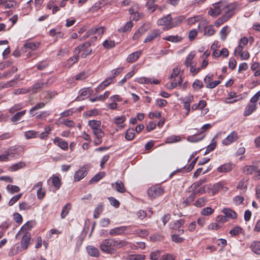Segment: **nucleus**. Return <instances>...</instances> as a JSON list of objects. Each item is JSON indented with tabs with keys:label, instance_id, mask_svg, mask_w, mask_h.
<instances>
[{
	"label": "nucleus",
	"instance_id": "nucleus-23",
	"mask_svg": "<svg viewBox=\"0 0 260 260\" xmlns=\"http://www.w3.org/2000/svg\"><path fill=\"white\" fill-rule=\"evenodd\" d=\"M222 213L224 214L226 218L235 219L237 217L236 213L230 208H224L222 210Z\"/></svg>",
	"mask_w": 260,
	"mask_h": 260
},
{
	"label": "nucleus",
	"instance_id": "nucleus-51",
	"mask_svg": "<svg viewBox=\"0 0 260 260\" xmlns=\"http://www.w3.org/2000/svg\"><path fill=\"white\" fill-rule=\"evenodd\" d=\"M146 7L151 12H153L158 8L157 5H155L153 2H146Z\"/></svg>",
	"mask_w": 260,
	"mask_h": 260
},
{
	"label": "nucleus",
	"instance_id": "nucleus-45",
	"mask_svg": "<svg viewBox=\"0 0 260 260\" xmlns=\"http://www.w3.org/2000/svg\"><path fill=\"white\" fill-rule=\"evenodd\" d=\"M115 46V43L113 40H105L103 43V46L106 49H110L113 48Z\"/></svg>",
	"mask_w": 260,
	"mask_h": 260
},
{
	"label": "nucleus",
	"instance_id": "nucleus-53",
	"mask_svg": "<svg viewBox=\"0 0 260 260\" xmlns=\"http://www.w3.org/2000/svg\"><path fill=\"white\" fill-rule=\"evenodd\" d=\"M22 193L18 194L13 197L9 202L8 205L10 206L13 205L16 202H17L21 197Z\"/></svg>",
	"mask_w": 260,
	"mask_h": 260
},
{
	"label": "nucleus",
	"instance_id": "nucleus-18",
	"mask_svg": "<svg viewBox=\"0 0 260 260\" xmlns=\"http://www.w3.org/2000/svg\"><path fill=\"white\" fill-rule=\"evenodd\" d=\"M234 165L231 163H226L218 167L217 171L219 173H226L230 172L233 168Z\"/></svg>",
	"mask_w": 260,
	"mask_h": 260
},
{
	"label": "nucleus",
	"instance_id": "nucleus-9",
	"mask_svg": "<svg viewBox=\"0 0 260 260\" xmlns=\"http://www.w3.org/2000/svg\"><path fill=\"white\" fill-rule=\"evenodd\" d=\"M35 225V222L34 221H27L25 224H24L21 230L18 232V233L16 235L15 238L16 239H18L20 238V236L24 233L25 231H29L31 229L32 227Z\"/></svg>",
	"mask_w": 260,
	"mask_h": 260
},
{
	"label": "nucleus",
	"instance_id": "nucleus-64",
	"mask_svg": "<svg viewBox=\"0 0 260 260\" xmlns=\"http://www.w3.org/2000/svg\"><path fill=\"white\" fill-rule=\"evenodd\" d=\"M260 98V90L257 92L250 99V102L252 104H256Z\"/></svg>",
	"mask_w": 260,
	"mask_h": 260
},
{
	"label": "nucleus",
	"instance_id": "nucleus-17",
	"mask_svg": "<svg viewBox=\"0 0 260 260\" xmlns=\"http://www.w3.org/2000/svg\"><path fill=\"white\" fill-rule=\"evenodd\" d=\"M111 186L115 190L119 192L124 193L126 191L124 184L120 180H118L116 182L112 183Z\"/></svg>",
	"mask_w": 260,
	"mask_h": 260
},
{
	"label": "nucleus",
	"instance_id": "nucleus-7",
	"mask_svg": "<svg viewBox=\"0 0 260 260\" xmlns=\"http://www.w3.org/2000/svg\"><path fill=\"white\" fill-rule=\"evenodd\" d=\"M164 189L159 185L150 187L147 190L148 196L152 198H156L164 193Z\"/></svg>",
	"mask_w": 260,
	"mask_h": 260
},
{
	"label": "nucleus",
	"instance_id": "nucleus-30",
	"mask_svg": "<svg viewBox=\"0 0 260 260\" xmlns=\"http://www.w3.org/2000/svg\"><path fill=\"white\" fill-rule=\"evenodd\" d=\"M105 175V172H100L94 175L89 181L90 184L95 183L98 182L99 180L102 179Z\"/></svg>",
	"mask_w": 260,
	"mask_h": 260
},
{
	"label": "nucleus",
	"instance_id": "nucleus-15",
	"mask_svg": "<svg viewBox=\"0 0 260 260\" xmlns=\"http://www.w3.org/2000/svg\"><path fill=\"white\" fill-rule=\"evenodd\" d=\"M142 51L141 50L137 51L130 54L128 55L126 58L127 62L133 63L136 61L142 55Z\"/></svg>",
	"mask_w": 260,
	"mask_h": 260
},
{
	"label": "nucleus",
	"instance_id": "nucleus-27",
	"mask_svg": "<svg viewBox=\"0 0 260 260\" xmlns=\"http://www.w3.org/2000/svg\"><path fill=\"white\" fill-rule=\"evenodd\" d=\"M51 179L52 180V183L56 190L59 189L61 184V180L59 178L58 176L53 175L51 177Z\"/></svg>",
	"mask_w": 260,
	"mask_h": 260
},
{
	"label": "nucleus",
	"instance_id": "nucleus-26",
	"mask_svg": "<svg viewBox=\"0 0 260 260\" xmlns=\"http://www.w3.org/2000/svg\"><path fill=\"white\" fill-rule=\"evenodd\" d=\"M130 232L132 233L137 234L139 236L142 238L146 237L149 234V232L145 229L141 230L137 229L134 230H131Z\"/></svg>",
	"mask_w": 260,
	"mask_h": 260
},
{
	"label": "nucleus",
	"instance_id": "nucleus-55",
	"mask_svg": "<svg viewBox=\"0 0 260 260\" xmlns=\"http://www.w3.org/2000/svg\"><path fill=\"white\" fill-rule=\"evenodd\" d=\"M242 229L240 226H235L234 228L232 229L229 233L232 236H236L238 235L241 232Z\"/></svg>",
	"mask_w": 260,
	"mask_h": 260
},
{
	"label": "nucleus",
	"instance_id": "nucleus-22",
	"mask_svg": "<svg viewBox=\"0 0 260 260\" xmlns=\"http://www.w3.org/2000/svg\"><path fill=\"white\" fill-rule=\"evenodd\" d=\"M112 83V78H109L102 82L95 89V91L99 92L105 89Z\"/></svg>",
	"mask_w": 260,
	"mask_h": 260
},
{
	"label": "nucleus",
	"instance_id": "nucleus-19",
	"mask_svg": "<svg viewBox=\"0 0 260 260\" xmlns=\"http://www.w3.org/2000/svg\"><path fill=\"white\" fill-rule=\"evenodd\" d=\"M257 108V105L256 104H252L250 102L247 106L246 107L243 115L245 116H247L250 115L253 112H254Z\"/></svg>",
	"mask_w": 260,
	"mask_h": 260
},
{
	"label": "nucleus",
	"instance_id": "nucleus-8",
	"mask_svg": "<svg viewBox=\"0 0 260 260\" xmlns=\"http://www.w3.org/2000/svg\"><path fill=\"white\" fill-rule=\"evenodd\" d=\"M130 228L129 226H120L115 227L109 231V234L111 236H116L119 235H124L125 232Z\"/></svg>",
	"mask_w": 260,
	"mask_h": 260
},
{
	"label": "nucleus",
	"instance_id": "nucleus-43",
	"mask_svg": "<svg viewBox=\"0 0 260 260\" xmlns=\"http://www.w3.org/2000/svg\"><path fill=\"white\" fill-rule=\"evenodd\" d=\"M206 182V179L205 178L200 179L199 181L193 183L191 187L192 190L197 189L201 185Z\"/></svg>",
	"mask_w": 260,
	"mask_h": 260
},
{
	"label": "nucleus",
	"instance_id": "nucleus-24",
	"mask_svg": "<svg viewBox=\"0 0 260 260\" xmlns=\"http://www.w3.org/2000/svg\"><path fill=\"white\" fill-rule=\"evenodd\" d=\"M26 111L25 110L17 112L11 118V121L13 123H15L20 121L22 117L26 114Z\"/></svg>",
	"mask_w": 260,
	"mask_h": 260
},
{
	"label": "nucleus",
	"instance_id": "nucleus-63",
	"mask_svg": "<svg viewBox=\"0 0 260 260\" xmlns=\"http://www.w3.org/2000/svg\"><path fill=\"white\" fill-rule=\"evenodd\" d=\"M206 201V200L204 198H200L196 202L194 205L198 207H201L205 205Z\"/></svg>",
	"mask_w": 260,
	"mask_h": 260
},
{
	"label": "nucleus",
	"instance_id": "nucleus-16",
	"mask_svg": "<svg viewBox=\"0 0 260 260\" xmlns=\"http://www.w3.org/2000/svg\"><path fill=\"white\" fill-rule=\"evenodd\" d=\"M138 83L140 84H158L160 81L157 79L148 78L146 77H140L137 79Z\"/></svg>",
	"mask_w": 260,
	"mask_h": 260
},
{
	"label": "nucleus",
	"instance_id": "nucleus-47",
	"mask_svg": "<svg viewBox=\"0 0 260 260\" xmlns=\"http://www.w3.org/2000/svg\"><path fill=\"white\" fill-rule=\"evenodd\" d=\"M224 184L222 182H219L214 184L212 188L213 193H216L219 189L223 187Z\"/></svg>",
	"mask_w": 260,
	"mask_h": 260
},
{
	"label": "nucleus",
	"instance_id": "nucleus-10",
	"mask_svg": "<svg viewBox=\"0 0 260 260\" xmlns=\"http://www.w3.org/2000/svg\"><path fill=\"white\" fill-rule=\"evenodd\" d=\"M238 139L237 133L235 131H233L222 140V143L224 145L227 146L237 141Z\"/></svg>",
	"mask_w": 260,
	"mask_h": 260
},
{
	"label": "nucleus",
	"instance_id": "nucleus-52",
	"mask_svg": "<svg viewBox=\"0 0 260 260\" xmlns=\"http://www.w3.org/2000/svg\"><path fill=\"white\" fill-rule=\"evenodd\" d=\"M38 132L34 131H28L25 133L24 136L26 139L36 137Z\"/></svg>",
	"mask_w": 260,
	"mask_h": 260
},
{
	"label": "nucleus",
	"instance_id": "nucleus-58",
	"mask_svg": "<svg viewBox=\"0 0 260 260\" xmlns=\"http://www.w3.org/2000/svg\"><path fill=\"white\" fill-rule=\"evenodd\" d=\"M214 212V210L211 207H206L203 209L201 211V214L204 216L211 215Z\"/></svg>",
	"mask_w": 260,
	"mask_h": 260
},
{
	"label": "nucleus",
	"instance_id": "nucleus-62",
	"mask_svg": "<svg viewBox=\"0 0 260 260\" xmlns=\"http://www.w3.org/2000/svg\"><path fill=\"white\" fill-rule=\"evenodd\" d=\"M144 31L142 28H139L134 34L133 36V40H137L142 35Z\"/></svg>",
	"mask_w": 260,
	"mask_h": 260
},
{
	"label": "nucleus",
	"instance_id": "nucleus-31",
	"mask_svg": "<svg viewBox=\"0 0 260 260\" xmlns=\"http://www.w3.org/2000/svg\"><path fill=\"white\" fill-rule=\"evenodd\" d=\"M163 39L173 43H177L180 42L182 40V38L177 35L168 36L164 38Z\"/></svg>",
	"mask_w": 260,
	"mask_h": 260
},
{
	"label": "nucleus",
	"instance_id": "nucleus-20",
	"mask_svg": "<svg viewBox=\"0 0 260 260\" xmlns=\"http://www.w3.org/2000/svg\"><path fill=\"white\" fill-rule=\"evenodd\" d=\"M137 6H133L129 9L130 18L133 20L137 21L140 18V14L138 12Z\"/></svg>",
	"mask_w": 260,
	"mask_h": 260
},
{
	"label": "nucleus",
	"instance_id": "nucleus-54",
	"mask_svg": "<svg viewBox=\"0 0 260 260\" xmlns=\"http://www.w3.org/2000/svg\"><path fill=\"white\" fill-rule=\"evenodd\" d=\"M193 96L192 95L189 94L184 98H181L179 99V101L181 103H187L190 104L193 101Z\"/></svg>",
	"mask_w": 260,
	"mask_h": 260
},
{
	"label": "nucleus",
	"instance_id": "nucleus-40",
	"mask_svg": "<svg viewBox=\"0 0 260 260\" xmlns=\"http://www.w3.org/2000/svg\"><path fill=\"white\" fill-rule=\"evenodd\" d=\"M256 169V167L254 166H247L244 168L243 172L246 174H251L253 172H255Z\"/></svg>",
	"mask_w": 260,
	"mask_h": 260
},
{
	"label": "nucleus",
	"instance_id": "nucleus-61",
	"mask_svg": "<svg viewBox=\"0 0 260 260\" xmlns=\"http://www.w3.org/2000/svg\"><path fill=\"white\" fill-rule=\"evenodd\" d=\"M194 56V54L192 52H191L188 55L185 61V65L186 67H188L189 66H190L191 64V61Z\"/></svg>",
	"mask_w": 260,
	"mask_h": 260
},
{
	"label": "nucleus",
	"instance_id": "nucleus-60",
	"mask_svg": "<svg viewBox=\"0 0 260 260\" xmlns=\"http://www.w3.org/2000/svg\"><path fill=\"white\" fill-rule=\"evenodd\" d=\"M171 240L174 242L179 243L182 242L184 239L179 237L178 235L174 234L171 236Z\"/></svg>",
	"mask_w": 260,
	"mask_h": 260
},
{
	"label": "nucleus",
	"instance_id": "nucleus-12",
	"mask_svg": "<svg viewBox=\"0 0 260 260\" xmlns=\"http://www.w3.org/2000/svg\"><path fill=\"white\" fill-rule=\"evenodd\" d=\"M21 236L22 237L21 240V247L22 249L25 250L27 248L30 244L31 236L30 233L27 232L23 233Z\"/></svg>",
	"mask_w": 260,
	"mask_h": 260
},
{
	"label": "nucleus",
	"instance_id": "nucleus-4",
	"mask_svg": "<svg viewBox=\"0 0 260 260\" xmlns=\"http://www.w3.org/2000/svg\"><path fill=\"white\" fill-rule=\"evenodd\" d=\"M226 1H219L212 5V7L208 11V14L213 17H216L220 14L225 7Z\"/></svg>",
	"mask_w": 260,
	"mask_h": 260
},
{
	"label": "nucleus",
	"instance_id": "nucleus-46",
	"mask_svg": "<svg viewBox=\"0 0 260 260\" xmlns=\"http://www.w3.org/2000/svg\"><path fill=\"white\" fill-rule=\"evenodd\" d=\"M7 189L10 193L13 194L15 192H18L20 190V188L16 185H8Z\"/></svg>",
	"mask_w": 260,
	"mask_h": 260
},
{
	"label": "nucleus",
	"instance_id": "nucleus-1",
	"mask_svg": "<svg viewBox=\"0 0 260 260\" xmlns=\"http://www.w3.org/2000/svg\"><path fill=\"white\" fill-rule=\"evenodd\" d=\"M128 245L125 240L117 238H109L103 240L100 245V248L103 252L113 254L116 252V249H120Z\"/></svg>",
	"mask_w": 260,
	"mask_h": 260
},
{
	"label": "nucleus",
	"instance_id": "nucleus-32",
	"mask_svg": "<svg viewBox=\"0 0 260 260\" xmlns=\"http://www.w3.org/2000/svg\"><path fill=\"white\" fill-rule=\"evenodd\" d=\"M88 125L91 127L92 131L100 128L101 122L99 120H89L88 121Z\"/></svg>",
	"mask_w": 260,
	"mask_h": 260
},
{
	"label": "nucleus",
	"instance_id": "nucleus-38",
	"mask_svg": "<svg viewBox=\"0 0 260 260\" xmlns=\"http://www.w3.org/2000/svg\"><path fill=\"white\" fill-rule=\"evenodd\" d=\"M25 166V164L23 162H19L18 163L13 165L10 167V170L11 171H15L21 168H23Z\"/></svg>",
	"mask_w": 260,
	"mask_h": 260
},
{
	"label": "nucleus",
	"instance_id": "nucleus-42",
	"mask_svg": "<svg viewBox=\"0 0 260 260\" xmlns=\"http://www.w3.org/2000/svg\"><path fill=\"white\" fill-rule=\"evenodd\" d=\"M134 131L135 130L133 128L128 129L125 134V139L128 141L132 140L135 136Z\"/></svg>",
	"mask_w": 260,
	"mask_h": 260
},
{
	"label": "nucleus",
	"instance_id": "nucleus-50",
	"mask_svg": "<svg viewBox=\"0 0 260 260\" xmlns=\"http://www.w3.org/2000/svg\"><path fill=\"white\" fill-rule=\"evenodd\" d=\"M88 77V74L85 71L82 72L75 76L76 80H83Z\"/></svg>",
	"mask_w": 260,
	"mask_h": 260
},
{
	"label": "nucleus",
	"instance_id": "nucleus-44",
	"mask_svg": "<svg viewBox=\"0 0 260 260\" xmlns=\"http://www.w3.org/2000/svg\"><path fill=\"white\" fill-rule=\"evenodd\" d=\"M92 133L96 138H102L105 135V133L101 128L92 131Z\"/></svg>",
	"mask_w": 260,
	"mask_h": 260
},
{
	"label": "nucleus",
	"instance_id": "nucleus-57",
	"mask_svg": "<svg viewBox=\"0 0 260 260\" xmlns=\"http://www.w3.org/2000/svg\"><path fill=\"white\" fill-rule=\"evenodd\" d=\"M22 108V106L20 104L14 105L9 109V112L11 114H14L15 112L21 110Z\"/></svg>",
	"mask_w": 260,
	"mask_h": 260
},
{
	"label": "nucleus",
	"instance_id": "nucleus-11",
	"mask_svg": "<svg viewBox=\"0 0 260 260\" xmlns=\"http://www.w3.org/2000/svg\"><path fill=\"white\" fill-rule=\"evenodd\" d=\"M161 31L159 29H153L151 30L147 35L146 38L144 41V43H146L150 42L159 37Z\"/></svg>",
	"mask_w": 260,
	"mask_h": 260
},
{
	"label": "nucleus",
	"instance_id": "nucleus-49",
	"mask_svg": "<svg viewBox=\"0 0 260 260\" xmlns=\"http://www.w3.org/2000/svg\"><path fill=\"white\" fill-rule=\"evenodd\" d=\"M213 79V74L208 75L205 77V78L204 79V81L205 83L206 84V88H209L210 86L209 85H210V84H211Z\"/></svg>",
	"mask_w": 260,
	"mask_h": 260
},
{
	"label": "nucleus",
	"instance_id": "nucleus-14",
	"mask_svg": "<svg viewBox=\"0 0 260 260\" xmlns=\"http://www.w3.org/2000/svg\"><path fill=\"white\" fill-rule=\"evenodd\" d=\"M53 142L56 145L63 150H67L68 149V143L59 137H55Z\"/></svg>",
	"mask_w": 260,
	"mask_h": 260
},
{
	"label": "nucleus",
	"instance_id": "nucleus-59",
	"mask_svg": "<svg viewBox=\"0 0 260 260\" xmlns=\"http://www.w3.org/2000/svg\"><path fill=\"white\" fill-rule=\"evenodd\" d=\"M113 120L115 124L118 125L124 122L126 120V117L123 115L121 116L115 117Z\"/></svg>",
	"mask_w": 260,
	"mask_h": 260
},
{
	"label": "nucleus",
	"instance_id": "nucleus-28",
	"mask_svg": "<svg viewBox=\"0 0 260 260\" xmlns=\"http://www.w3.org/2000/svg\"><path fill=\"white\" fill-rule=\"evenodd\" d=\"M104 205L103 203H100L98 205L94 211L93 217L94 218H98L100 214L103 211Z\"/></svg>",
	"mask_w": 260,
	"mask_h": 260
},
{
	"label": "nucleus",
	"instance_id": "nucleus-5",
	"mask_svg": "<svg viewBox=\"0 0 260 260\" xmlns=\"http://www.w3.org/2000/svg\"><path fill=\"white\" fill-rule=\"evenodd\" d=\"M90 44L89 42H86L82 45H80L76 47L74 50V55H78L81 54V56L82 58H85L87 55H89L92 51L90 48Z\"/></svg>",
	"mask_w": 260,
	"mask_h": 260
},
{
	"label": "nucleus",
	"instance_id": "nucleus-56",
	"mask_svg": "<svg viewBox=\"0 0 260 260\" xmlns=\"http://www.w3.org/2000/svg\"><path fill=\"white\" fill-rule=\"evenodd\" d=\"M215 30L212 26H208L205 28L204 34L209 36L213 35Z\"/></svg>",
	"mask_w": 260,
	"mask_h": 260
},
{
	"label": "nucleus",
	"instance_id": "nucleus-34",
	"mask_svg": "<svg viewBox=\"0 0 260 260\" xmlns=\"http://www.w3.org/2000/svg\"><path fill=\"white\" fill-rule=\"evenodd\" d=\"M89 95L88 91L86 89H83L79 91V95L77 97L76 100L80 101L83 100L85 98Z\"/></svg>",
	"mask_w": 260,
	"mask_h": 260
},
{
	"label": "nucleus",
	"instance_id": "nucleus-39",
	"mask_svg": "<svg viewBox=\"0 0 260 260\" xmlns=\"http://www.w3.org/2000/svg\"><path fill=\"white\" fill-rule=\"evenodd\" d=\"M146 256L143 254H131L129 255L127 259V260H144Z\"/></svg>",
	"mask_w": 260,
	"mask_h": 260
},
{
	"label": "nucleus",
	"instance_id": "nucleus-36",
	"mask_svg": "<svg viewBox=\"0 0 260 260\" xmlns=\"http://www.w3.org/2000/svg\"><path fill=\"white\" fill-rule=\"evenodd\" d=\"M196 197V193L192 192L190 195L182 202V205L184 207L189 205L194 200Z\"/></svg>",
	"mask_w": 260,
	"mask_h": 260
},
{
	"label": "nucleus",
	"instance_id": "nucleus-48",
	"mask_svg": "<svg viewBox=\"0 0 260 260\" xmlns=\"http://www.w3.org/2000/svg\"><path fill=\"white\" fill-rule=\"evenodd\" d=\"M45 104L43 102L38 103L30 109V110H29V112L32 116H34L35 114L32 113L34 111L41 109L43 108Z\"/></svg>",
	"mask_w": 260,
	"mask_h": 260
},
{
	"label": "nucleus",
	"instance_id": "nucleus-29",
	"mask_svg": "<svg viewBox=\"0 0 260 260\" xmlns=\"http://www.w3.org/2000/svg\"><path fill=\"white\" fill-rule=\"evenodd\" d=\"M71 207L72 206L70 203H67L65 206L63 207L60 214V216L62 219L66 217V216L68 214L70 210L71 209Z\"/></svg>",
	"mask_w": 260,
	"mask_h": 260
},
{
	"label": "nucleus",
	"instance_id": "nucleus-33",
	"mask_svg": "<svg viewBox=\"0 0 260 260\" xmlns=\"http://www.w3.org/2000/svg\"><path fill=\"white\" fill-rule=\"evenodd\" d=\"M250 248L255 253L260 254V242L254 241L251 245Z\"/></svg>",
	"mask_w": 260,
	"mask_h": 260
},
{
	"label": "nucleus",
	"instance_id": "nucleus-35",
	"mask_svg": "<svg viewBox=\"0 0 260 260\" xmlns=\"http://www.w3.org/2000/svg\"><path fill=\"white\" fill-rule=\"evenodd\" d=\"M230 29L228 26H224L220 31V38L222 41H224L226 39L227 35L230 32Z\"/></svg>",
	"mask_w": 260,
	"mask_h": 260
},
{
	"label": "nucleus",
	"instance_id": "nucleus-6",
	"mask_svg": "<svg viewBox=\"0 0 260 260\" xmlns=\"http://www.w3.org/2000/svg\"><path fill=\"white\" fill-rule=\"evenodd\" d=\"M53 80L52 78H48L46 82L38 81L28 88L29 92H32L34 93H36L39 90H40L44 87L49 86L53 83Z\"/></svg>",
	"mask_w": 260,
	"mask_h": 260
},
{
	"label": "nucleus",
	"instance_id": "nucleus-25",
	"mask_svg": "<svg viewBox=\"0 0 260 260\" xmlns=\"http://www.w3.org/2000/svg\"><path fill=\"white\" fill-rule=\"evenodd\" d=\"M88 254L91 256L98 257L99 255V250L93 246H88L86 247Z\"/></svg>",
	"mask_w": 260,
	"mask_h": 260
},
{
	"label": "nucleus",
	"instance_id": "nucleus-3",
	"mask_svg": "<svg viewBox=\"0 0 260 260\" xmlns=\"http://www.w3.org/2000/svg\"><path fill=\"white\" fill-rule=\"evenodd\" d=\"M225 6L222 11V16L228 21L235 13L237 5L235 3H228L226 2Z\"/></svg>",
	"mask_w": 260,
	"mask_h": 260
},
{
	"label": "nucleus",
	"instance_id": "nucleus-21",
	"mask_svg": "<svg viewBox=\"0 0 260 260\" xmlns=\"http://www.w3.org/2000/svg\"><path fill=\"white\" fill-rule=\"evenodd\" d=\"M185 223L183 219L174 220L169 223V227L171 229L177 230L181 227Z\"/></svg>",
	"mask_w": 260,
	"mask_h": 260
},
{
	"label": "nucleus",
	"instance_id": "nucleus-2",
	"mask_svg": "<svg viewBox=\"0 0 260 260\" xmlns=\"http://www.w3.org/2000/svg\"><path fill=\"white\" fill-rule=\"evenodd\" d=\"M183 19L184 17L183 16H179L173 18L171 14H168L158 19L156 23L158 26H162L163 30L166 31L180 24Z\"/></svg>",
	"mask_w": 260,
	"mask_h": 260
},
{
	"label": "nucleus",
	"instance_id": "nucleus-41",
	"mask_svg": "<svg viewBox=\"0 0 260 260\" xmlns=\"http://www.w3.org/2000/svg\"><path fill=\"white\" fill-rule=\"evenodd\" d=\"M216 146V142L214 141V139L213 138L212 140L211 143L206 147V149L205 152V154H207L212 151L215 149Z\"/></svg>",
	"mask_w": 260,
	"mask_h": 260
},
{
	"label": "nucleus",
	"instance_id": "nucleus-37",
	"mask_svg": "<svg viewBox=\"0 0 260 260\" xmlns=\"http://www.w3.org/2000/svg\"><path fill=\"white\" fill-rule=\"evenodd\" d=\"M133 25V23L132 21H128L125 24L124 26L120 27L118 30L119 32H127L131 29Z\"/></svg>",
	"mask_w": 260,
	"mask_h": 260
},
{
	"label": "nucleus",
	"instance_id": "nucleus-13",
	"mask_svg": "<svg viewBox=\"0 0 260 260\" xmlns=\"http://www.w3.org/2000/svg\"><path fill=\"white\" fill-rule=\"evenodd\" d=\"M88 171L84 167L77 171L74 176L75 181H79L84 178L87 174Z\"/></svg>",
	"mask_w": 260,
	"mask_h": 260
}]
</instances>
